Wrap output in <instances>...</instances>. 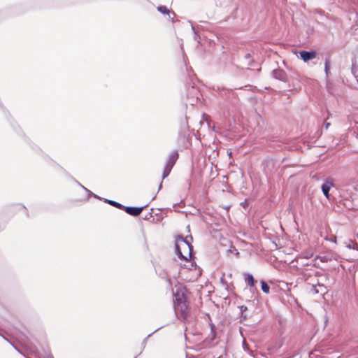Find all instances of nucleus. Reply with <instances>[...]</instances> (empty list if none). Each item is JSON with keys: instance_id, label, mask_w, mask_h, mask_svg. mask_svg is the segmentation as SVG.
<instances>
[{"instance_id": "nucleus-1", "label": "nucleus", "mask_w": 358, "mask_h": 358, "mask_svg": "<svg viewBox=\"0 0 358 358\" xmlns=\"http://www.w3.org/2000/svg\"><path fill=\"white\" fill-rule=\"evenodd\" d=\"M192 246L188 238L178 236L176 240V252L180 259L187 260L192 256Z\"/></svg>"}, {"instance_id": "nucleus-2", "label": "nucleus", "mask_w": 358, "mask_h": 358, "mask_svg": "<svg viewBox=\"0 0 358 358\" xmlns=\"http://www.w3.org/2000/svg\"><path fill=\"white\" fill-rule=\"evenodd\" d=\"M178 158V154L176 151L172 152L168 159V161L165 165L164 172L162 174V179L166 178L170 173L172 168L176 164Z\"/></svg>"}, {"instance_id": "nucleus-3", "label": "nucleus", "mask_w": 358, "mask_h": 358, "mask_svg": "<svg viewBox=\"0 0 358 358\" xmlns=\"http://www.w3.org/2000/svg\"><path fill=\"white\" fill-rule=\"evenodd\" d=\"M310 292L313 294H320L324 295L327 292V288L323 284L317 282V284H313L310 287Z\"/></svg>"}, {"instance_id": "nucleus-4", "label": "nucleus", "mask_w": 358, "mask_h": 358, "mask_svg": "<svg viewBox=\"0 0 358 358\" xmlns=\"http://www.w3.org/2000/svg\"><path fill=\"white\" fill-rule=\"evenodd\" d=\"M145 206H142V207H131V206L124 207V206L123 209L129 215H132V216H137L141 214V213L142 212V210H143V208Z\"/></svg>"}, {"instance_id": "nucleus-5", "label": "nucleus", "mask_w": 358, "mask_h": 358, "mask_svg": "<svg viewBox=\"0 0 358 358\" xmlns=\"http://www.w3.org/2000/svg\"><path fill=\"white\" fill-rule=\"evenodd\" d=\"M300 57L304 61L307 62L316 57V52L315 51H301Z\"/></svg>"}, {"instance_id": "nucleus-6", "label": "nucleus", "mask_w": 358, "mask_h": 358, "mask_svg": "<svg viewBox=\"0 0 358 358\" xmlns=\"http://www.w3.org/2000/svg\"><path fill=\"white\" fill-rule=\"evenodd\" d=\"M273 76L275 78L278 79L282 81H285L287 80V74L282 69H274L272 72Z\"/></svg>"}, {"instance_id": "nucleus-7", "label": "nucleus", "mask_w": 358, "mask_h": 358, "mask_svg": "<svg viewBox=\"0 0 358 358\" xmlns=\"http://www.w3.org/2000/svg\"><path fill=\"white\" fill-rule=\"evenodd\" d=\"M333 186V183L329 180H326L322 185V191L327 199H329V191L331 187Z\"/></svg>"}, {"instance_id": "nucleus-8", "label": "nucleus", "mask_w": 358, "mask_h": 358, "mask_svg": "<svg viewBox=\"0 0 358 358\" xmlns=\"http://www.w3.org/2000/svg\"><path fill=\"white\" fill-rule=\"evenodd\" d=\"M355 189V187H351L350 185H347V184H345L342 186L341 187V191L345 193L346 192V196H348L350 197H352V190Z\"/></svg>"}, {"instance_id": "nucleus-9", "label": "nucleus", "mask_w": 358, "mask_h": 358, "mask_svg": "<svg viewBox=\"0 0 358 358\" xmlns=\"http://www.w3.org/2000/svg\"><path fill=\"white\" fill-rule=\"evenodd\" d=\"M245 282L248 286L253 287L255 285V279L251 274L245 275Z\"/></svg>"}, {"instance_id": "nucleus-10", "label": "nucleus", "mask_w": 358, "mask_h": 358, "mask_svg": "<svg viewBox=\"0 0 358 358\" xmlns=\"http://www.w3.org/2000/svg\"><path fill=\"white\" fill-rule=\"evenodd\" d=\"M105 201L107 202L108 203H109L110 205H111L114 207H116L119 209H123V208H124L123 205H122L121 203L116 202L115 201L105 199Z\"/></svg>"}, {"instance_id": "nucleus-11", "label": "nucleus", "mask_w": 358, "mask_h": 358, "mask_svg": "<svg viewBox=\"0 0 358 358\" xmlns=\"http://www.w3.org/2000/svg\"><path fill=\"white\" fill-rule=\"evenodd\" d=\"M157 10L163 14H166L170 16V10L165 6H160L157 7Z\"/></svg>"}, {"instance_id": "nucleus-12", "label": "nucleus", "mask_w": 358, "mask_h": 358, "mask_svg": "<svg viewBox=\"0 0 358 358\" xmlns=\"http://www.w3.org/2000/svg\"><path fill=\"white\" fill-rule=\"evenodd\" d=\"M261 285H262V289L264 293H266V294L269 293L270 287L264 280L261 281Z\"/></svg>"}, {"instance_id": "nucleus-13", "label": "nucleus", "mask_w": 358, "mask_h": 358, "mask_svg": "<svg viewBox=\"0 0 358 358\" xmlns=\"http://www.w3.org/2000/svg\"><path fill=\"white\" fill-rule=\"evenodd\" d=\"M329 64H330L329 59L327 58L325 59V63H324V71H325V73H326L327 76H329Z\"/></svg>"}, {"instance_id": "nucleus-14", "label": "nucleus", "mask_w": 358, "mask_h": 358, "mask_svg": "<svg viewBox=\"0 0 358 358\" xmlns=\"http://www.w3.org/2000/svg\"><path fill=\"white\" fill-rule=\"evenodd\" d=\"M348 248L358 250V241L355 240L352 241L351 244H349Z\"/></svg>"}, {"instance_id": "nucleus-15", "label": "nucleus", "mask_w": 358, "mask_h": 358, "mask_svg": "<svg viewBox=\"0 0 358 358\" xmlns=\"http://www.w3.org/2000/svg\"><path fill=\"white\" fill-rule=\"evenodd\" d=\"M352 73L355 76L357 83H358V69L353 64L352 67Z\"/></svg>"}, {"instance_id": "nucleus-16", "label": "nucleus", "mask_w": 358, "mask_h": 358, "mask_svg": "<svg viewBox=\"0 0 358 358\" xmlns=\"http://www.w3.org/2000/svg\"><path fill=\"white\" fill-rule=\"evenodd\" d=\"M87 192V194L90 195V196H94V197L96 198H98V196L96 195H95L94 194H93L91 191H90L88 189H87L86 187H85L84 186H83L81 184H79Z\"/></svg>"}, {"instance_id": "nucleus-17", "label": "nucleus", "mask_w": 358, "mask_h": 358, "mask_svg": "<svg viewBox=\"0 0 358 358\" xmlns=\"http://www.w3.org/2000/svg\"><path fill=\"white\" fill-rule=\"evenodd\" d=\"M228 252H233L236 255H239V252L234 248V247H231V249H229L228 250Z\"/></svg>"}, {"instance_id": "nucleus-18", "label": "nucleus", "mask_w": 358, "mask_h": 358, "mask_svg": "<svg viewBox=\"0 0 358 358\" xmlns=\"http://www.w3.org/2000/svg\"><path fill=\"white\" fill-rule=\"evenodd\" d=\"M189 22L191 24V29L193 31V32H194V35L196 36L197 35V33H196V31L195 30V28H194V27L193 26V24H192V22L190 21H189Z\"/></svg>"}, {"instance_id": "nucleus-19", "label": "nucleus", "mask_w": 358, "mask_h": 358, "mask_svg": "<svg viewBox=\"0 0 358 358\" xmlns=\"http://www.w3.org/2000/svg\"><path fill=\"white\" fill-rule=\"evenodd\" d=\"M247 309V307L242 306L241 310H245Z\"/></svg>"}, {"instance_id": "nucleus-20", "label": "nucleus", "mask_w": 358, "mask_h": 358, "mask_svg": "<svg viewBox=\"0 0 358 358\" xmlns=\"http://www.w3.org/2000/svg\"><path fill=\"white\" fill-rule=\"evenodd\" d=\"M46 358H54V357H53V356H52V355H48V356H47V357H46Z\"/></svg>"}, {"instance_id": "nucleus-21", "label": "nucleus", "mask_w": 358, "mask_h": 358, "mask_svg": "<svg viewBox=\"0 0 358 358\" xmlns=\"http://www.w3.org/2000/svg\"><path fill=\"white\" fill-rule=\"evenodd\" d=\"M329 124H330L329 123H327V124H326V128H327V129L328 128V127L329 126Z\"/></svg>"}, {"instance_id": "nucleus-22", "label": "nucleus", "mask_w": 358, "mask_h": 358, "mask_svg": "<svg viewBox=\"0 0 358 358\" xmlns=\"http://www.w3.org/2000/svg\"><path fill=\"white\" fill-rule=\"evenodd\" d=\"M250 57V54H248V55H246V57Z\"/></svg>"}, {"instance_id": "nucleus-23", "label": "nucleus", "mask_w": 358, "mask_h": 358, "mask_svg": "<svg viewBox=\"0 0 358 358\" xmlns=\"http://www.w3.org/2000/svg\"><path fill=\"white\" fill-rule=\"evenodd\" d=\"M357 241H358V234H357Z\"/></svg>"}]
</instances>
